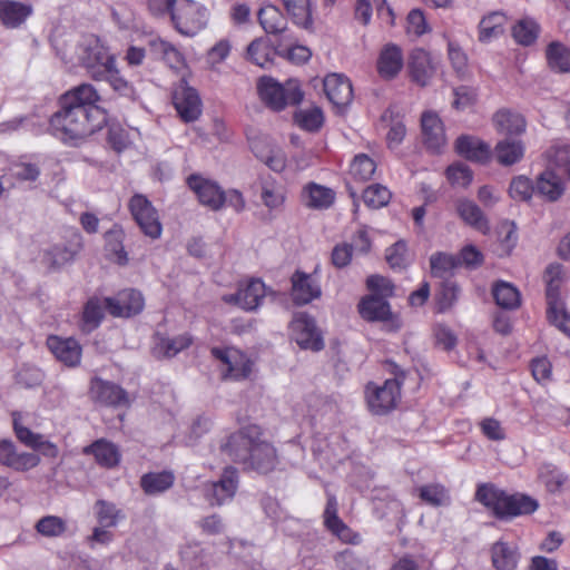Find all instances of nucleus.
I'll return each instance as SVG.
<instances>
[{
	"instance_id": "f3484780",
	"label": "nucleus",
	"mask_w": 570,
	"mask_h": 570,
	"mask_svg": "<svg viewBox=\"0 0 570 570\" xmlns=\"http://www.w3.org/2000/svg\"><path fill=\"white\" fill-rule=\"evenodd\" d=\"M106 309L116 317H129L144 308V297L140 292L129 288L118 293L116 297L105 298Z\"/></svg>"
},
{
	"instance_id": "393cba45",
	"label": "nucleus",
	"mask_w": 570,
	"mask_h": 570,
	"mask_svg": "<svg viewBox=\"0 0 570 570\" xmlns=\"http://www.w3.org/2000/svg\"><path fill=\"white\" fill-rule=\"evenodd\" d=\"M403 66L404 58L402 49L394 43L385 45L377 59L379 75L385 80L394 79L400 73Z\"/></svg>"
},
{
	"instance_id": "4be33fe9",
	"label": "nucleus",
	"mask_w": 570,
	"mask_h": 570,
	"mask_svg": "<svg viewBox=\"0 0 570 570\" xmlns=\"http://www.w3.org/2000/svg\"><path fill=\"white\" fill-rule=\"evenodd\" d=\"M407 66L411 79L420 86H426L435 72L431 55L422 48L411 51Z\"/></svg>"
},
{
	"instance_id": "6e6552de",
	"label": "nucleus",
	"mask_w": 570,
	"mask_h": 570,
	"mask_svg": "<svg viewBox=\"0 0 570 570\" xmlns=\"http://www.w3.org/2000/svg\"><path fill=\"white\" fill-rule=\"evenodd\" d=\"M209 19L208 10L193 0H179L171 20L177 31L193 37L206 28Z\"/></svg>"
},
{
	"instance_id": "9b49d317",
	"label": "nucleus",
	"mask_w": 570,
	"mask_h": 570,
	"mask_svg": "<svg viewBox=\"0 0 570 570\" xmlns=\"http://www.w3.org/2000/svg\"><path fill=\"white\" fill-rule=\"evenodd\" d=\"M291 332L293 340L301 348L321 351L324 347V341L321 331L316 326L315 320L306 313H298L291 322Z\"/></svg>"
},
{
	"instance_id": "0e129e2a",
	"label": "nucleus",
	"mask_w": 570,
	"mask_h": 570,
	"mask_svg": "<svg viewBox=\"0 0 570 570\" xmlns=\"http://www.w3.org/2000/svg\"><path fill=\"white\" fill-rule=\"evenodd\" d=\"M535 191L532 181L525 176H518L512 179L509 188L510 196L515 200H529Z\"/></svg>"
},
{
	"instance_id": "864d4df0",
	"label": "nucleus",
	"mask_w": 570,
	"mask_h": 570,
	"mask_svg": "<svg viewBox=\"0 0 570 570\" xmlns=\"http://www.w3.org/2000/svg\"><path fill=\"white\" fill-rule=\"evenodd\" d=\"M104 308H106L105 301L101 302L99 298H90L82 313L83 331L91 332L97 328L104 317Z\"/></svg>"
},
{
	"instance_id": "f257e3e1",
	"label": "nucleus",
	"mask_w": 570,
	"mask_h": 570,
	"mask_svg": "<svg viewBox=\"0 0 570 570\" xmlns=\"http://www.w3.org/2000/svg\"><path fill=\"white\" fill-rule=\"evenodd\" d=\"M100 96L90 83H81L60 97V109L50 118L51 134L65 144L77 145L107 121L97 102Z\"/></svg>"
},
{
	"instance_id": "c756f323",
	"label": "nucleus",
	"mask_w": 570,
	"mask_h": 570,
	"mask_svg": "<svg viewBox=\"0 0 570 570\" xmlns=\"http://www.w3.org/2000/svg\"><path fill=\"white\" fill-rule=\"evenodd\" d=\"M458 216L469 226L485 233L489 223L481 208L471 199L459 198L455 200Z\"/></svg>"
},
{
	"instance_id": "423d86ee",
	"label": "nucleus",
	"mask_w": 570,
	"mask_h": 570,
	"mask_svg": "<svg viewBox=\"0 0 570 570\" xmlns=\"http://www.w3.org/2000/svg\"><path fill=\"white\" fill-rule=\"evenodd\" d=\"M257 89L261 99L274 110H282L287 105H298L303 100V91L293 79L282 85L273 78L262 77Z\"/></svg>"
},
{
	"instance_id": "69168bd1",
	"label": "nucleus",
	"mask_w": 570,
	"mask_h": 570,
	"mask_svg": "<svg viewBox=\"0 0 570 570\" xmlns=\"http://www.w3.org/2000/svg\"><path fill=\"white\" fill-rule=\"evenodd\" d=\"M99 80L108 81L112 89L121 96H130L132 94V88L129 82L119 75L118 69L116 68V61L108 67V71H106Z\"/></svg>"
},
{
	"instance_id": "58836bf2",
	"label": "nucleus",
	"mask_w": 570,
	"mask_h": 570,
	"mask_svg": "<svg viewBox=\"0 0 570 570\" xmlns=\"http://www.w3.org/2000/svg\"><path fill=\"white\" fill-rule=\"evenodd\" d=\"M258 21L262 28L271 35H279L287 28V20L281 10L272 4L264 6L258 11Z\"/></svg>"
},
{
	"instance_id": "dca6fc26",
	"label": "nucleus",
	"mask_w": 570,
	"mask_h": 570,
	"mask_svg": "<svg viewBox=\"0 0 570 570\" xmlns=\"http://www.w3.org/2000/svg\"><path fill=\"white\" fill-rule=\"evenodd\" d=\"M187 184L202 205L212 210H219L224 206L223 188L215 180L200 175H190Z\"/></svg>"
},
{
	"instance_id": "4468645a",
	"label": "nucleus",
	"mask_w": 570,
	"mask_h": 570,
	"mask_svg": "<svg viewBox=\"0 0 570 570\" xmlns=\"http://www.w3.org/2000/svg\"><path fill=\"white\" fill-rule=\"evenodd\" d=\"M238 488V471L234 466L224 469L220 479L206 485V498L212 505L230 501Z\"/></svg>"
},
{
	"instance_id": "72a5a7b5",
	"label": "nucleus",
	"mask_w": 570,
	"mask_h": 570,
	"mask_svg": "<svg viewBox=\"0 0 570 570\" xmlns=\"http://www.w3.org/2000/svg\"><path fill=\"white\" fill-rule=\"evenodd\" d=\"M261 199L271 212L281 210L286 200V188L273 177L262 180Z\"/></svg>"
},
{
	"instance_id": "4d7b16f0",
	"label": "nucleus",
	"mask_w": 570,
	"mask_h": 570,
	"mask_svg": "<svg viewBox=\"0 0 570 570\" xmlns=\"http://www.w3.org/2000/svg\"><path fill=\"white\" fill-rule=\"evenodd\" d=\"M295 121L302 129L313 132L323 126L324 115L318 107L302 109L295 114Z\"/></svg>"
},
{
	"instance_id": "5fc2aeb1",
	"label": "nucleus",
	"mask_w": 570,
	"mask_h": 570,
	"mask_svg": "<svg viewBox=\"0 0 570 570\" xmlns=\"http://www.w3.org/2000/svg\"><path fill=\"white\" fill-rule=\"evenodd\" d=\"M35 529L42 537L58 538L67 531V522L57 515H46L37 521Z\"/></svg>"
},
{
	"instance_id": "5701e85b",
	"label": "nucleus",
	"mask_w": 570,
	"mask_h": 570,
	"mask_svg": "<svg viewBox=\"0 0 570 570\" xmlns=\"http://www.w3.org/2000/svg\"><path fill=\"white\" fill-rule=\"evenodd\" d=\"M525 154V145L522 139L515 137H504L500 139L494 149L491 150L498 164L504 167L520 163Z\"/></svg>"
},
{
	"instance_id": "b1692460",
	"label": "nucleus",
	"mask_w": 570,
	"mask_h": 570,
	"mask_svg": "<svg viewBox=\"0 0 570 570\" xmlns=\"http://www.w3.org/2000/svg\"><path fill=\"white\" fill-rule=\"evenodd\" d=\"M47 346L61 363L69 367L77 366L81 360V346L73 338L49 336Z\"/></svg>"
},
{
	"instance_id": "f704fd0d",
	"label": "nucleus",
	"mask_w": 570,
	"mask_h": 570,
	"mask_svg": "<svg viewBox=\"0 0 570 570\" xmlns=\"http://www.w3.org/2000/svg\"><path fill=\"white\" fill-rule=\"evenodd\" d=\"M175 482L173 471L149 472L140 478V487L147 495H157L169 490Z\"/></svg>"
},
{
	"instance_id": "a211bd4d",
	"label": "nucleus",
	"mask_w": 570,
	"mask_h": 570,
	"mask_svg": "<svg viewBox=\"0 0 570 570\" xmlns=\"http://www.w3.org/2000/svg\"><path fill=\"white\" fill-rule=\"evenodd\" d=\"M292 298L296 305H305L320 298L322 289L318 278L313 274L296 271L292 278Z\"/></svg>"
},
{
	"instance_id": "774afa93",
	"label": "nucleus",
	"mask_w": 570,
	"mask_h": 570,
	"mask_svg": "<svg viewBox=\"0 0 570 570\" xmlns=\"http://www.w3.org/2000/svg\"><path fill=\"white\" fill-rule=\"evenodd\" d=\"M386 262L393 269H402L407 265L406 245L397 242L386 249Z\"/></svg>"
},
{
	"instance_id": "79ce46f5",
	"label": "nucleus",
	"mask_w": 570,
	"mask_h": 570,
	"mask_svg": "<svg viewBox=\"0 0 570 570\" xmlns=\"http://www.w3.org/2000/svg\"><path fill=\"white\" fill-rule=\"evenodd\" d=\"M307 406V415L312 420H323L333 416L337 412V405L334 401L326 396L312 394L305 400Z\"/></svg>"
},
{
	"instance_id": "e433bc0d",
	"label": "nucleus",
	"mask_w": 570,
	"mask_h": 570,
	"mask_svg": "<svg viewBox=\"0 0 570 570\" xmlns=\"http://www.w3.org/2000/svg\"><path fill=\"white\" fill-rule=\"evenodd\" d=\"M83 452L86 454H94L97 463L106 468L116 466L120 461L118 448L106 440H98L94 442L89 446L85 448Z\"/></svg>"
},
{
	"instance_id": "bf43d9fd",
	"label": "nucleus",
	"mask_w": 570,
	"mask_h": 570,
	"mask_svg": "<svg viewBox=\"0 0 570 570\" xmlns=\"http://www.w3.org/2000/svg\"><path fill=\"white\" fill-rule=\"evenodd\" d=\"M12 428L16 438L28 448L33 449L36 443L41 440L40 433L32 432L24 425L23 415L20 412H12Z\"/></svg>"
},
{
	"instance_id": "7c9ffc66",
	"label": "nucleus",
	"mask_w": 570,
	"mask_h": 570,
	"mask_svg": "<svg viewBox=\"0 0 570 570\" xmlns=\"http://www.w3.org/2000/svg\"><path fill=\"white\" fill-rule=\"evenodd\" d=\"M491 559L497 570H514L519 563L520 553L515 546L498 541L491 548Z\"/></svg>"
},
{
	"instance_id": "473e14b6",
	"label": "nucleus",
	"mask_w": 570,
	"mask_h": 570,
	"mask_svg": "<svg viewBox=\"0 0 570 570\" xmlns=\"http://www.w3.org/2000/svg\"><path fill=\"white\" fill-rule=\"evenodd\" d=\"M361 316L370 322L387 321L391 315L390 304L385 298L376 295H370L363 298L358 304Z\"/></svg>"
},
{
	"instance_id": "49530a36",
	"label": "nucleus",
	"mask_w": 570,
	"mask_h": 570,
	"mask_svg": "<svg viewBox=\"0 0 570 570\" xmlns=\"http://www.w3.org/2000/svg\"><path fill=\"white\" fill-rule=\"evenodd\" d=\"M153 52L160 57L170 68L180 69L184 66V57L170 42L155 39L150 42Z\"/></svg>"
},
{
	"instance_id": "2f4dec72",
	"label": "nucleus",
	"mask_w": 570,
	"mask_h": 570,
	"mask_svg": "<svg viewBox=\"0 0 570 570\" xmlns=\"http://www.w3.org/2000/svg\"><path fill=\"white\" fill-rule=\"evenodd\" d=\"M546 60L551 71L570 72V47L561 41H551L546 48Z\"/></svg>"
},
{
	"instance_id": "7ed1b4c3",
	"label": "nucleus",
	"mask_w": 570,
	"mask_h": 570,
	"mask_svg": "<svg viewBox=\"0 0 570 570\" xmlns=\"http://www.w3.org/2000/svg\"><path fill=\"white\" fill-rule=\"evenodd\" d=\"M475 498L488 509L492 510L493 514L499 519L531 514L539 507L538 501L529 495L521 493L508 494L488 484L478 487Z\"/></svg>"
},
{
	"instance_id": "1a4fd4ad",
	"label": "nucleus",
	"mask_w": 570,
	"mask_h": 570,
	"mask_svg": "<svg viewBox=\"0 0 570 570\" xmlns=\"http://www.w3.org/2000/svg\"><path fill=\"white\" fill-rule=\"evenodd\" d=\"M212 355L220 362L224 380L243 381L252 374L254 363L245 353L235 347H214Z\"/></svg>"
},
{
	"instance_id": "c03bdc74",
	"label": "nucleus",
	"mask_w": 570,
	"mask_h": 570,
	"mask_svg": "<svg viewBox=\"0 0 570 570\" xmlns=\"http://www.w3.org/2000/svg\"><path fill=\"white\" fill-rule=\"evenodd\" d=\"M96 519L102 528H115L125 518L122 511L115 503L98 500L94 505Z\"/></svg>"
},
{
	"instance_id": "0eeeda50",
	"label": "nucleus",
	"mask_w": 570,
	"mask_h": 570,
	"mask_svg": "<svg viewBox=\"0 0 570 570\" xmlns=\"http://www.w3.org/2000/svg\"><path fill=\"white\" fill-rule=\"evenodd\" d=\"M403 377L396 375L382 384L370 382L365 387V399L371 413L384 415L393 411L401 400Z\"/></svg>"
},
{
	"instance_id": "de8ad7c7",
	"label": "nucleus",
	"mask_w": 570,
	"mask_h": 570,
	"mask_svg": "<svg viewBox=\"0 0 570 570\" xmlns=\"http://www.w3.org/2000/svg\"><path fill=\"white\" fill-rule=\"evenodd\" d=\"M540 33L539 23L531 18L520 19L512 28L514 40L522 46H531Z\"/></svg>"
},
{
	"instance_id": "f8f14e48",
	"label": "nucleus",
	"mask_w": 570,
	"mask_h": 570,
	"mask_svg": "<svg viewBox=\"0 0 570 570\" xmlns=\"http://www.w3.org/2000/svg\"><path fill=\"white\" fill-rule=\"evenodd\" d=\"M90 399L104 406L121 407L128 406L129 395L120 385L100 377H94L89 387Z\"/></svg>"
},
{
	"instance_id": "f03ea898",
	"label": "nucleus",
	"mask_w": 570,
	"mask_h": 570,
	"mask_svg": "<svg viewBox=\"0 0 570 570\" xmlns=\"http://www.w3.org/2000/svg\"><path fill=\"white\" fill-rule=\"evenodd\" d=\"M220 449L245 470L257 473H269L278 463L275 446L264 439L262 429L255 424L243 426L232 433L222 443Z\"/></svg>"
},
{
	"instance_id": "39448f33",
	"label": "nucleus",
	"mask_w": 570,
	"mask_h": 570,
	"mask_svg": "<svg viewBox=\"0 0 570 570\" xmlns=\"http://www.w3.org/2000/svg\"><path fill=\"white\" fill-rule=\"evenodd\" d=\"M76 53L81 66L92 79L98 81L108 71V67L116 61L115 56L95 35L83 37L77 47Z\"/></svg>"
},
{
	"instance_id": "603ef678",
	"label": "nucleus",
	"mask_w": 570,
	"mask_h": 570,
	"mask_svg": "<svg viewBox=\"0 0 570 570\" xmlns=\"http://www.w3.org/2000/svg\"><path fill=\"white\" fill-rule=\"evenodd\" d=\"M422 501L431 507H441L450 503L449 491L440 483L422 485L417 489Z\"/></svg>"
},
{
	"instance_id": "6ab92c4d",
	"label": "nucleus",
	"mask_w": 570,
	"mask_h": 570,
	"mask_svg": "<svg viewBox=\"0 0 570 570\" xmlns=\"http://www.w3.org/2000/svg\"><path fill=\"white\" fill-rule=\"evenodd\" d=\"M324 92L337 108L347 107L353 100V88L350 79L342 73H331L324 78Z\"/></svg>"
},
{
	"instance_id": "a18cd8bd",
	"label": "nucleus",
	"mask_w": 570,
	"mask_h": 570,
	"mask_svg": "<svg viewBox=\"0 0 570 570\" xmlns=\"http://www.w3.org/2000/svg\"><path fill=\"white\" fill-rule=\"evenodd\" d=\"M190 344L191 337L188 334H181L175 337H161L156 343L154 352L157 356L174 357Z\"/></svg>"
},
{
	"instance_id": "a19ab883",
	"label": "nucleus",
	"mask_w": 570,
	"mask_h": 570,
	"mask_svg": "<svg viewBox=\"0 0 570 570\" xmlns=\"http://www.w3.org/2000/svg\"><path fill=\"white\" fill-rule=\"evenodd\" d=\"M505 17L502 12L494 11L483 17L479 23V40L489 42L503 33Z\"/></svg>"
},
{
	"instance_id": "2eb2a0df",
	"label": "nucleus",
	"mask_w": 570,
	"mask_h": 570,
	"mask_svg": "<svg viewBox=\"0 0 570 570\" xmlns=\"http://www.w3.org/2000/svg\"><path fill=\"white\" fill-rule=\"evenodd\" d=\"M266 295L265 284L261 279H250L245 285H240L237 293L223 296L224 302L235 304L240 308L252 312L257 309Z\"/></svg>"
},
{
	"instance_id": "bb28decb",
	"label": "nucleus",
	"mask_w": 570,
	"mask_h": 570,
	"mask_svg": "<svg viewBox=\"0 0 570 570\" xmlns=\"http://www.w3.org/2000/svg\"><path fill=\"white\" fill-rule=\"evenodd\" d=\"M493 125L499 134L515 138H519L527 128L525 118L510 109L498 110L493 116Z\"/></svg>"
},
{
	"instance_id": "aec40b11",
	"label": "nucleus",
	"mask_w": 570,
	"mask_h": 570,
	"mask_svg": "<svg viewBox=\"0 0 570 570\" xmlns=\"http://www.w3.org/2000/svg\"><path fill=\"white\" fill-rule=\"evenodd\" d=\"M33 14L31 3L17 0H0V22L7 29H19Z\"/></svg>"
},
{
	"instance_id": "c9c22d12",
	"label": "nucleus",
	"mask_w": 570,
	"mask_h": 570,
	"mask_svg": "<svg viewBox=\"0 0 570 570\" xmlns=\"http://www.w3.org/2000/svg\"><path fill=\"white\" fill-rule=\"evenodd\" d=\"M535 191L544 199L556 202L562 196L564 184L554 171L546 170L537 179Z\"/></svg>"
},
{
	"instance_id": "a878e982",
	"label": "nucleus",
	"mask_w": 570,
	"mask_h": 570,
	"mask_svg": "<svg viewBox=\"0 0 570 570\" xmlns=\"http://www.w3.org/2000/svg\"><path fill=\"white\" fill-rule=\"evenodd\" d=\"M456 153L468 160L485 164L491 158L490 146L476 137L462 135L455 141Z\"/></svg>"
},
{
	"instance_id": "e2e57ef3",
	"label": "nucleus",
	"mask_w": 570,
	"mask_h": 570,
	"mask_svg": "<svg viewBox=\"0 0 570 570\" xmlns=\"http://www.w3.org/2000/svg\"><path fill=\"white\" fill-rule=\"evenodd\" d=\"M271 53V48L258 39L252 41L247 48L248 59L262 68H267L272 63Z\"/></svg>"
},
{
	"instance_id": "3c124183",
	"label": "nucleus",
	"mask_w": 570,
	"mask_h": 570,
	"mask_svg": "<svg viewBox=\"0 0 570 570\" xmlns=\"http://www.w3.org/2000/svg\"><path fill=\"white\" fill-rule=\"evenodd\" d=\"M283 3L295 24L304 29L311 28L312 16L309 0H283Z\"/></svg>"
},
{
	"instance_id": "412c9836",
	"label": "nucleus",
	"mask_w": 570,
	"mask_h": 570,
	"mask_svg": "<svg viewBox=\"0 0 570 570\" xmlns=\"http://www.w3.org/2000/svg\"><path fill=\"white\" fill-rule=\"evenodd\" d=\"M424 145L433 153H440L446 145L444 127L440 117L433 111H425L421 117Z\"/></svg>"
},
{
	"instance_id": "8fccbe9b",
	"label": "nucleus",
	"mask_w": 570,
	"mask_h": 570,
	"mask_svg": "<svg viewBox=\"0 0 570 570\" xmlns=\"http://www.w3.org/2000/svg\"><path fill=\"white\" fill-rule=\"evenodd\" d=\"M376 170V163L366 154L354 156L350 165V176L355 181H367Z\"/></svg>"
},
{
	"instance_id": "13d9d810",
	"label": "nucleus",
	"mask_w": 570,
	"mask_h": 570,
	"mask_svg": "<svg viewBox=\"0 0 570 570\" xmlns=\"http://www.w3.org/2000/svg\"><path fill=\"white\" fill-rule=\"evenodd\" d=\"M180 557L190 568L203 566L207 559L205 549L202 543L196 540H189L180 548Z\"/></svg>"
},
{
	"instance_id": "6e6d98bb",
	"label": "nucleus",
	"mask_w": 570,
	"mask_h": 570,
	"mask_svg": "<svg viewBox=\"0 0 570 570\" xmlns=\"http://www.w3.org/2000/svg\"><path fill=\"white\" fill-rule=\"evenodd\" d=\"M391 191L381 184H373L363 191V200L366 206L379 209L386 206L391 199Z\"/></svg>"
},
{
	"instance_id": "680f3d73",
	"label": "nucleus",
	"mask_w": 570,
	"mask_h": 570,
	"mask_svg": "<svg viewBox=\"0 0 570 570\" xmlns=\"http://www.w3.org/2000/svg\"><path fill=\"white\" fill-rule=\"evenodd\" d=\"M334 562L340 570H366V561L352 549H345L334 557Z\"/></svg>"
},
{
	"instance_id": "9d476101",
	"label": "nucleus",
	"mask_w": 570,
	"mask_h": 570,
	"mask_svg": "<svg viewBox=\"0 0 570 570\" xmlns=\"http://www.w3.org/2000/svg\"><path fill=\"white\" fill-rule=\"evenodd\" d=\"M129 212L145 236L157 239L161 236L163 226L157 209L142 194H135L128 203Z\"/></svg>"
},
{
	"instance_id": "20e7f679",
	"label": "nucleus",
	"mask_w": 570,
	"mask_h": 570,
	"mask_svg": "<svg viewBox=\"0 0 570 570\" xmlns=\"http://www.w3.org/2000/svg\"><path fill=\"white\" fill-rule=\"evenodd\" d=\"M564 281L563 268L560 264H551L544 273L547 317L550 324L570 337V315L561 298V286Z\"/></svg>"
},
{
	"instance_id": "ea45409f",
	"label": "nucleus",
	"mask_w": 570,
	"mask_h": 570,
	"mask_svg": "<svg viewBox=\"0 0 570 570\" xmlns=\"http://www.w3.org/2000/svg\"><path fill=\"white\" fill-rule=\"evenodd\" d=\"M374 6L376 7L379 16L384 17L386 14L389 18V23L393 24V11L386 4L385 0H356L355 18L363 24H367L371 21Z\"/></svg>"
},
{
	"instance_id": "c85d7f7f",
	"label": "nucleus",
	"mask_w": 570,
	"mask_h": 570,
	"mask_svg": "<svg viewBox=\"0 0 570 570\" xmlns=\"http://www.w3.org/2000/svg\"><path fill=\"white\" fill-rule=\"evenodd\" d=\"M104 238L105 250L108 258L120 266L127 265L129 257L124 246V228L120 225L115 224L109 230L105 233Z\"/></svg>"
},
{
	"instance_id": "37998d69",
	"label": "nucleus",
	"mask_w": 570,
	"mask_h": 570,
	"mask_svg": "<svg viewBox=\"0 0 570 570\" xmlns=\"http://www.w3.org/2000/svg\"><path fill=\"white\" fill-rule=\"evenodd\" d=\"M547 159L551 166L567 175L570 179V142H554L547 150Z\"/></svg>"
},
{
	"instance_id": "052dcab7",
	"label": "nucleus",
	"mask_w": 570,
	"mask_h": 570,
	"mask_svg": "<svg viewBox=\"0 0 570 570\" xmlns=\"http://www.w3.org/2000/svg\"><path fill=\"white\" fill-rule=\"evenodd\" d=\"M431 272L434 276L443 277L451 273L454 268L460 266V261L456 256L445 253L433 254L430 258Z\"/></svg>"
},
{
	"instance_id": "09e8293b",
	"label": "nucleus",
	"mask_w": 570,
	"mask_h": 570,
	"mask_svg": "<svg viewBox=\"0 0 570 570\" xmlns=\"http://www.w3.org/2000/svg\"><path fill=\"white\" fill-rule=\"evenodd\" d=\"M538 478L551 493L560 492L567 482V476L551 463H542L539 465Z\"/></svg>"
},
{
	"instance_id": "338daca9",
	"label": "nucleus",
	"mask_w": 570,
	"mask_h": 570,
	"mask_svg": "<svg viewBox=\"0 0 570 570\" xmlns=\"http://www.w3.org/2000/svg\"><path fill=\"white\" fill-rule=\"evenodd\" d=\"M446 177L452 185L466 187L471 184L473 174L469 166L458 163L448 167Z\"/></svg>"
},
{
	"instance_id": "cd10ccee",
	"label": "nucleus",
	"mask_w": 570,
	"mask_h": 570,
	"mask_svg": "<svg viewBox=\"0 0 570 570\" xmlns=\"http://www.w3.org/2000/svg\"><path fill=\"white\" fill-rule=\"evenodd\" d=\"M302 203L311 209H327L335 200L333 189L316 183H307L301 194Z\"/></svg>"
},
{
	"instance_id": "4c0bfd02",
	"label": "nucleus",
	"mask_w": 570,
	"mask_h": 570,
	"mask_svg": "<svg viewBox=\"0 0 570 570\" xmlns=\"http://www.w3.org/2000/svg\"><path fill=\"white\" fill-rule=\"evenodd\" d=\"M495 303L503 309H515L521 304V294L511 283L499 281L492 286Z\"/></svg>"
},
{
	"instance_id": "ddd939ff",
	"label": "nucleus",
	"mask_w": 570,
	"mask_h": 570,
	"mask_svg": "<svg viewBox=\"0 0 570 570\" xmlns=\"http://www.w3.org/2000/svg\"><path fill=\"white\" fill-rule=\"evenodd\" d=\"M173 104L185 122H191L202 115V100L196 89L179 83L173 92Z\"/></svg>"
}]
</instances>
